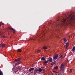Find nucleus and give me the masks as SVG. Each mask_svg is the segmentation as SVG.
Instances as JSON below:
<instances>
[{
  "label": "nucleus",
  "instance_id": "aec40b11",
  "mask_svg": "<svg viewBox=\"0 0 75 75\" xmlns=\"http://www.w3.org/2000/svg\"><path fill=\"white\" fill-rule=\"evenodd\" d=\"M40 51H41V50H37L38 53V52H40Z\"/></svg>",
  "mask_w": 75,
  "mask_h": 75
},
{
  "label": "nucleus",
  "instance_id": "20e7f679",
  "mask_svg": "<svg viewBox=\"0 0 75 75\" xmlns=\"http://www.w3.org/2000/svg\"><path fill=\"white\" fill-rule=\"evenodd\" d=\"M58 57V54H56L54 55L53 57V60H55V59H57Z\"/></svg>",
  "mask_w": 75,
  "mask_h": 75
},
{
  "label": "nucleus",
  "instance_id": "0eeeda50",
  "mask_svg": "<svg viewBox=\"0 0 75 75\" xmlns=\"http://www.w3.org/2000/svg\"><path fill=\"white\" fill-rule=\"evenodd\" d=\"M75 46H74L73 47V48H72L71 51H73V52H74V51H75Z\"/></svg>",
  "mask_w": 75,
  "mask_h": 75
},
{
  "label": "nucleus",
  "instance_id": "1a4fd4ad",
  "mask_svg": "<svg viewBox=\"0 0 75 75\" xmlns=\"http://www.w3.org/2000/svg\"><path fill=\"white\" fill-rule=\"evenodd\" d=\"M48 61L49 62H52V58H49L48 60Z\"/></svg>",
  "mask_w": 75,
  "mask_h": 75
},
{
  "label": "nucleus",
  "instance_id": "ddd939ff",
  "mask_svg": "<svg viewBox=\"0 0 75 75\" xmlns=\"http://www.w3.org/2000/svg\"><path fill=\"white\" fill-rule=\"evenodd\" d=\"M11 30H12V31H13V32H15V31H16V30H15V29H14L13 28H11Z\"/></svg>",
  "mask_w": 75,
  "mask_h": 75
},
{
  "label": "nucleus",
  "instance_id": "c756f323",
  "mask_svg": "<svg viewBox=\"0 0 75 75\" xmlns=\"http://www.w3.org/2000/svg\"><path fill=\"white\" fill-rule=\"evenodd\" d=\"M13 33H15L14 32Z\"/></svg>",
  "mask_w": 75,
  "mask_h": 75
},
{
  "label": "nucleus",
  "instance_id": "5701e85b",
  "mask_svg": "<svg viewBox=\"0 0 75 75\" xmlns=\"http://www.w3.org/2000/svg\"><path fill=\"white\" fill-rule=\"evenodd\" d=\"M1 25H4V23H1V25H0V26H1Z\"/></svg>",
  "mask_w": 75,
  "mask_h": 75
},
{
  "label": "nucleus",
  "instance_id": "a211bd4d",
  "mask_svg": "<svg viewBox=\"0 0 75 75\" xmlns=\"http://www.w3.org/2000/svg\"><path fill=\"white\" fill-rule=\"evenodd\" d=\"M43 49H44V50H46V49H47V47H44L43 48Z\"/></svg>",
  "mask_w": 75,
  "mask_h": 75
},
{
  "label": "nucleus",
  "instance_id": "bb28decb",
  "mask_svg": "<svg viewBox=\"0 0 75 75\" xmlns=\"http://www.w3.org/2000/svg\"><path fill=\"white\" fill-rule=\"evenodd\" d=\"M17 68H18V69H19L20 68V67L18 66L17 67Z\"/></svg>",
  "mask_w": 75,
  "mask_h": 75
},
{
  "label": "nucleus",
  "instance_id": "2eb2a0df",
  "mask_svg": "<svg viewBox=\"0 0 75 75\" xmlns=\"http://www.w3.org/2000/svg\"><path fill=\"white\" fill-rule=\"evenodd\" d=\"M55 64V61H54L53 62H52L51 63L52 65H53L54 64Z\"/></svg>",
  "mask_w": 75,
  "mask_h": 75
},
{
  "label": "nucleus",
  "instance_id": "6e6552de",
  "mask_svg": "<svg viewBox=\"0 0 75 75\" xmlns=\"http://www.w3.org/2000/svg\"><path fill=\"white\" fill-rule=\"evenodd\" d=\"M34 68H31L29 69V71L30 72H31V71H33V70H34Z\"/></svg>",
  "mask_w": 75,
  "mask_h": 75
},
{
  "label": "nucleus",
  "instance_id": "7ed1b4c3",
  "mask_svg": "<svg viewBox=\"0 0 75 75\" xmlns=\"http://www.w3.org/2000/svg\"><path fill=\"white\" fill-rule=\"evenodd\" d=\"M15 65H17L18 64H20V58H18V59L15 60Z\"/></svg>",
  "mask_w": 75,
  "mask_h": 75
},
{
  "label": "nucleus",
  "instance_id": "9b49d317",
  "mask_svg": "<svg viewBox=\"0 0 75 75\" xmlns=\"http://www.w3.org/2000/svg\"><path fill=\"white\" fill-rule=\"evenodd\" d=\"M17 51L18 52H21L22 51V50L21 49H18L17 50Z\"/></svg>",
  "mask_w": 75,
  "mask_h": 75
},
{
  "label": "nucleus",
  "instance_id": "cd10ccee",
  "mask_svg": "<svg viewBox=\"0 0 75 75\" xmlns=\"http://www.w3.org/2000/svg\"><path fill=\"white\" fill-rule=\"evenodd\" d=\"M53 72H54V73H55L56 72L55 71H53Z\"/></svg>",
  "mask_w": 75,
  "mask_h": 75
},
{
  "label": "nucleus",
  "instance_id": "4be33fe9",
  "mask_svg": "<svg viewBox=\"0 0 75 75\" xmlns=\"http://www.w3.org/2000/svg\"><path fill=\"white\" fill-rule=\"evenodd\" d=\"M64 41V42H66V38H64L63 39Z\"/></svg>",
  "mask_w": 75,
  "mask_h": 75
},
{
  "label": "nucleus",
  "instance_id": "f257e3e1",
  "mask_svg": "<svg viewBox=\"0 0 75 75\" xmlns=\"http://www.w3.org/2000/svg\"><path fill=\"white\" fill-rule=\"evenodd\" d=\"M62 24L63 23L65 24L67 23H75V13L73 12L69 16L66 18V19H63L61 20Z\"/></svg>",
  "mask_w": 75,
  "mask_h": 75
},
{
  "label": "nucleus",
  "instance_id": "39448f33",
  "mask_svg": "<svg viewBox=\"0 0 75 75\" xmlns=\"http://www.w3.org/2000/svg\"><path fill=\"white\" fill-rule=\"evenodd\" d=\"M5 45H6L5 44H2L0 45V47H2L3 48V47H4Z\"/></svg>",
  "mask_w": 75,
  "mask_h": 75
},
{
  "label": "nucleus",
  "instance_id": "393cba45",
  "mask_svg": "<svg viewBox=\"0 0 75 75\" xmlns=\"http://www.w3.org/2000/svg\"><path fill=\"white\" fill-rule=\"evenodd\" d=\"M62 57V55H61L59 57V58H61Z\"/></svg>",
  "mask_w": 75,
  "mask_h": 75
},
{
  "label": "nucleus",
  "instance_id": "6ab92c4d",
  "mask_svg": "<svg viewBox=\"0 0 75 75\" xmlns=\"http://www.w3.org/2000/svg\"><path fill=\"white\" fill-rule=\"evenodd\" d=\"M54 69H58V66H56L54 68Z\"/></svg>",
  "mask_w": 75,
  "mask_h": 75
},
{
  "label": "nucleus",
  "instance_id": "b1692460",
  "mask_svg": "<svg viewBox=\"0 0 75 75\" xmlns=\"http://www.w3.org/2000/svg\"><path fill=\"white\" fill-rule=\"evenodd\" d=\"M60 25V24H58V23H57L56 26H59V25Z\"/></svg>",
  "mask_w": 75,
  "mask_h": 75
},
{
  "label": "nucleus",
  "instance_id": "412c9836",
  "mask_svg": "<svg viewBox=\"0 0 75 75\" xmlns=\"http://www.w3.org/2000/svg\"><path fill=\"white\" fill-rule=\"evenodd\" d=\"M38 70H34V72H37Z\"/></svg>",
  "mask_w": 75,
  "mask_h": 75
},
{
  "label": "nucleus",
  "instance_id": "f3484780",
  "mask_svg": "<svg viewBox=\"0 0 75 75\" xmlns=\"http://www.w3.org/2000/svg\"><path fill=\"white\" fill-rule=\"evenodd\" d=\"M72 72V69H70V71H69L70 73H71V72Z\"/></svg>",
  "mask_w": 75,
  "mask_h": 75
},
{
  "label": "nucleus",
  "instance_id": "9d476101",
  "mask_svg": "<svg viewBox=\"0 0 75 75\" xmlns=\"http://www.w3.org/2000/svg\"><path fill=\"white\" fill-rule=\"evenodd\" d=\"M48 62V61H45L43 62V63L45 65H46L47 64V63Z\"/></svg>",
  "mask_w": 75,
  "mask_h": 75
},
{
  "label": "nucleus",
  "instance_id": "423d86ee",
  "mask_svg": "<svg viewBox=\"0 0 75 75\" xmlns=\"http://www.w3.org/2000/svg\"><path fill=\"white\" fill-rule=\"evenodd\" d=\"M69 46V42H67L66 43V48H67L68 47V46Z\"/></svg>",
  "mask_w": 75,
  "mask_h": 75
},
{
  "label": "nucleus",
  "instance_id": "dca6fc26",
  "mask_svg": "<svg viewBox=\"0 0 75 75\" xmlns=\"http://www.w3.org/2000/svg\"><path fill=\"white\" fill-rule=\"evenodd\" d=\"M0 75H3V72L1 71V69H0Z\"/></svg>",
  "mask_w": 75,
  "mask_h": 75
},
{
  "label": "nucleus",
  "instance_id": "4468645a",
  "mask_svg": "<svg viewBox=\"0 0 75 75\" xmlns=\"http://www.w3.org/2000/svg\"><path fill=\"white\" fill-rule=\"evenodd\" d=\"M41 60H45V59H45V57H42V58L41 59Z\"/></svg>",
  "mask_w": 75,
  "mask_h": 75
},
{
  "label": "nucleus",
  "instance_id": "a878e982",
  "mask_svg": "<svg viewBox=\"0 0 75 75\" xmlns=\"http://www.w3.org/2000/svg\"><path fill=\"white\" fill-rule=\"evenodd\" d=\"M57 21H59V19H58V18H57Z\"/></svg>",
  "mask_w": 75,
  "mask_h": 75
},
{
  "label": "nucleus",
  "instance_id": "c85d7f7f",
  "mask_svg": "<svg viewBox=\"0 0 75 75\" xmlns=\"http://www.w3.org/2000/svg\"><path fill=\"white\" fill-rule=\"evenodd\" d=\"M55 74L56 75H57V74H58V73H57V72H56Z\"/></svg>",
  "mask_w": 75,
  "mask_h": 75
},
{
  "label": "nucleus",
  "instance_id": "f03ea898",
  "mask_svg": "<svg viewBox=\"0 0 75 75\" xmlns=\"http://www.w3.org/2000/svg\"><path fill=\"white\" fill-rule=\"evenodd\" d=\"M64 64H61L60 71L59 72L58 75H61V73H63V72L64 71Z\"/></svg>",
  "mask_w": 75,
  "mask_h": 75
},
{
  "label": "nucleus",
  "instance_id": "f8f14e48",
  "mask_svg": "<svg viewBox=\"0 0 75 75\" xmlns=\"http://www.w3.org/2000/svg\"><path fill=\"white\" fill-rule=\"evenodd\" d=\"M38 71H39L40 72H41L42 71V69L41 68H40L38 70Z\"/></svg>",
  "mask_w": 75,
  "mask_h": 75
}]
</instances>
